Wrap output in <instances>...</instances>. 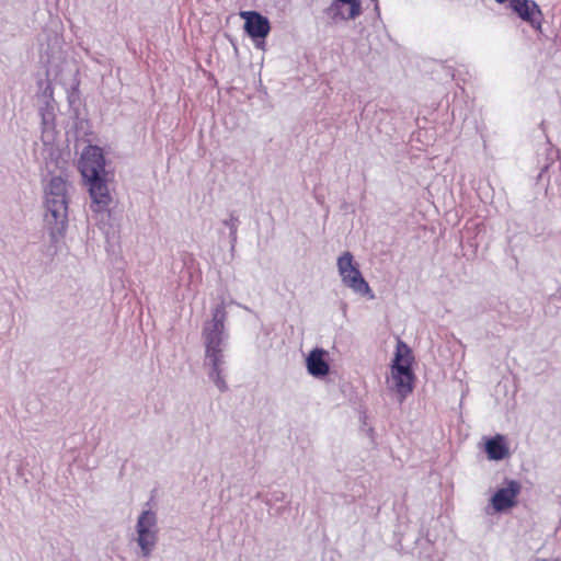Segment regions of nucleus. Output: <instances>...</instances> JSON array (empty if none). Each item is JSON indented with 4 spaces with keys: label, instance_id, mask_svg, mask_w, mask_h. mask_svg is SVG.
Masks as SVG:
<instances>
[{
    "label": "nucleus",
    "instance_id": "nucleus-1",
    "mask_svg": "<svg viewBox=\"0 0 561 561\" xmlns=\"http://www.w3.org/2000/svg\"><path fill=\"white\" fill-rule=\"evenodd\" d=\"M227 317L226 304L221 301L211 309V318L204 322L202 329V340L205 346L204 366L207 369L208 378L221 392L228 390L225 374V350L229 339L226 328Z\"/></svg>",
    "mask_w": 561,
    "mask_h": 561
},
{
    "label": "nucleus",
    "instance_id": "nucleus-2",
    "mask_svg": "<svg viewBox=\"0 0 561 561\" xmlns=\"http://www.w3.org/2000/svg\"><path fill=\"white\" fill-rule=\"evenodd\" d=\"M79 169L91 197V209L103 214L108 210L112 197L106 183L105 159L98 146H88L82 151Z\"/></svg>",
    "mask_w": 561,
    "mask_h": 561
},
{
    "label": "nucleus",
    "instance_id": "nucleus-3",
    "mask_svg": "<svg viewBox=\"0 0 561 561\" xmlns=\"http://www.w3.org/2000/svg\"><path fill=\"white\" fill-rule=\"evenodd\" d=\"M45 222L49 229L50 241L59 242L68 224L67 181L58 175L53 176L45 187Z\"/></svg>",
    "mask_w": 561,
    "mask_h": 561
},
{
    "label": "nucleus",
    "instance_id": "nucleus-4",
    "mask_svg": "<svg viewBox=\"0 0 561 561\" xmlns=\"http://www.w3.org/2000/svg\"><path fill=\"white\" fill-rule=\"evenodd\" d=\"M411 350L402 341H398L394 358L391 365L393 388L403 400L413 390L414 376L411 368Z\"/></svg>",
    "mask_w": 561,
    "mask_h": 561
},
{
    "label": "nucleus",
    "instance_id": "nucleus-5",
    "mask_svg": "<svg viewBox=\"0 0 561 561\" xmlns=\"http://www.w3.org/2000/svg\"><path fill=\"white\" fill-rule=\"evenodd\" d=\"M336 265L344 286L359 296L367 297L368 299L375 298L371 288L363 277L359 266L354 262V256L351 252L346 251L340 255Z\"/></svg>",
    "mask_w": 561,
    "mask_h": 561
},
{
    "label": "nucleus",
    "instance_id": "nucleus-6",
    "mask_svg": "<svg viewBox=\"0 0 561 561\" xmlns=\"http://www.w3.org/2000/svg\"><path fill=\"white\" fill-rule=\"evenodd\" d=\"M136 542L142 558H149L158 543V517L152 510H145L137 518L135 526Z\"/></svg>",
    "mask_w": 561,
    "mask_h": 561
},
{
    "label": "nucleus",
    "instance_id": "nucleus-7",
    "mask_svg": "<svg viewBox=\"0 0 561 561\" xmlns=\"http://www.w3.org/2000/svg\"><path fill=\"white\" fill-rule=\"evenodd\" d=\"M324 14L334 23L355 20L362 14V3L359 0H334L324 10Z\"/></svg>",
    "mask_w": 561,
    "mask_h": 561
},
{
    "label": "nucleus",
    "instance_id": "nucleus-8",
    "mask_svg": "<svg viewBox=\"0 0 561 561\" xmlns=\"http://www.w3.org/2000/svg\"><path fill=\"white\" fill-rule=\"evenodd\" d=\"M520 483L516 480L506 481V485L500 488L491 499L493 508L503 512L516 504V497L520 492Z\"/></svg>",
    "mask_w": 561,
    "mask_h": 561
},
{
    "label": "nucleus",
    "instance_id": "nucleus-9",
    "mask_svg": "<svg viewBox=\"0 0 561 561\" xmlns=\"http://www.w3.org/2000/svg\"><path fill=\"white\" fill-rule=\"evenodd\" d=\"M241 19L244 20V30L252 38H265L270 31L271 24L266 16L256 11H241Z\"/></svg>",
    "mask_w": 561,
    "mask_h": 561
},
{
    "label": "nucleus",
    "instance_id": "nucleus-10",
    "mask_svg": "<svg viewBox=\"0 0 561 561\" xmlns=\"http://www.w3.org/2000/svg\"><path fill=\"white\" fill-rule=\"evenodd\" d=\"M511 7L517 15L533 27L540 30L542 13L534 0H511Z\"/></svg>",
    "mask_w": 561,
    "mask_h": 561
},
{
    "label": "nucleus",
    "instance_id": "nucleus-11",
    "mask_svg": "<svg viewBox=\"0 0 561 561\" xmlns=\"http://www.w3.org/2000/svg\"><path fill=\"white\" fill-rule=\"evenodd\" d=\"M327 352L322 348H313L306 358L307 371L314 378H322L330 371V366L325 359Z\"/></svg>",
    "mask_w": 561,
    "mask_h": 561
},
{
    "label": "nucleus",
    "instance_id": "nucleus-12",
    "mask_svg": "<svg viewBox=\"0 0 561 561\" xmlns=\"http://www.w3.org/2000/svg\"><path fill=\"white\" fill-rule=\"evenodd\" d=\"M39 115L42 118V139L45 144L53 140V133L55 129V107L50 103H46L45 106L39 108Z\"/></svg>",
    "mask_w": 561,
    "mask_h": 561
},
{
    "label": "nucleus",
    "instance_id": "nucleus-13",
    "mask_svg": "<svg viewBox=\"0 0 561 561\" xmlns=\"http://www.w3.org/2000/svg\"><path fill=\"white\" fill-rule=\"evenodd\" d=\"M488 457L492 460H502L508 455V448L503 436L496 435L489 439L485 444Z\"/></svg>",
    "mask_w": 561,
    "mask_h": 561
},
{
    "label": "nucleus",
    "instance_id": "nucleus-14",
    "mask_svg": "<svg viewBox=\"0 0 561 561\" xmlns=\"http://www.w3.org/2000/svg\"><path fill=\"white\" fill-rule=\"evenodd\" d=\"M221 222L229 230L230 250L233 251L238 240L239 217L234 213H230L229 217Z\"/></svg>",
    "mask_w": 561,
    "mask_h": 561
},
{
    "label": "nucleus",
    "instance_id": "nucleus-15",
    "mask_svg": "<svg viewBox=\"0 0 561 561\" xmlns=\"http://www.w3.org/2000/svg\"><path fill=\"white\" fill-rule=\"evenodd\" d=\"M263 501L266 505L273 506L277 502L286 501V494L283 491L276 490V491L268 493Z\"/></svg>",
    "mask_w": 561,
    "mask_h": 561
},
{
    "label": "nucleus",
    "instance_id": "nucleus-16",
    "mask_svg": "<svg viewBox=\"0 0 561 561\" xmlns=\"http://www.w3.org/2000/svg\"><path fill=\"white\" fill-rule=\"evenodd\" d=\"M548 169H549V164H545V165L542 167V169H541L540 173H539V174H538V176H537V183H540V182H542V181H543V179H545V174H546V172L548 171Z\"/></svg>",
    "mask_w": 561,
    "mask_h": 561
},
{
    "label": "nucleus",
    "instance_id": "nucleus-17",
    "mask_svg": "<svg viewBox=\"0 0 561 561\" xmlns=\"http://www.w3.org/2000/svg\"><path fill=\"white\" fill-rule=\"evenodd\" d=\"M374 4H375V11L377 12V14L379 15L380 14V9H379V2L378 0H370Z\"/></svg>",
    "mask_w": 561,
    "mask_h": 561
},
{
    "label": "nucleus",
    "instance_id": "nucleus-18",
    "mask_svg": "<svg viewBox=\"0 0 561 561\" xmlns=\"http://www.w3.org/2000/svg\"><path fill=\"white\" fill-rule=\"evenodd\" d=\"M559 174L556 176V183L561 186V164L559 167Z\"/></svg>",
    "mask_w": 561,
    "mask_h": 561
},
{
    "label": "nucleus",
    "instance_id": "nucleus-19",
    "mask_svg": "<svg viewBox=\"0 0 561 561\" xmlns=\"http://www.w3.org/2000/svg\"><path fill=\"white\" fill-rule=\"evenodd\" d=\"M533 561H550V560H548V559H541V558H536V559H534Z\"/></svg>",
    "mask_w": 561,
    "mask_h": 561
},
{
    "label": "nucleus",
    "instance_id": "nucleus-20",
    "mask_svg": "<svg viewBox=\"0 0 561 561\" xmlns=\"http://www.w3.org/2000/svg\"><path fill=\"white\" fill-rule=\"evenodd\" d=\"M495 1H496V2H499V3H503V2H505L506 0H495Z\"/></svg>",
    "mask_w": 561,
    "mask_h": 561
},
{
    "label": "nucleus",
    "instance_id": "nucleus-21",
    "mask_svg": "<svg viewBox=\"0 0 561 561\" xmlns=\"http://www.w3.org/2000/svg\"><path fill=\"white\" fill-rule=\"evenodd\" d=\"M560 194H561V188H560Z\"/></svg>",
    "mask_w": 561,
    "mask_h": 561
}]
</instances>
